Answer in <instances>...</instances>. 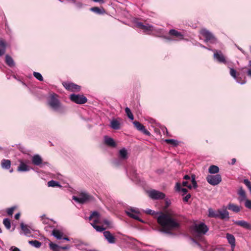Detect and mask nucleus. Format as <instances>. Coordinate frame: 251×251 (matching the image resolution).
Instances as JSON below:
<instances>
[{
	"label": "nucleus",
	"instance_id": "f257e3e1",
	"mask_svg": "<svg viewBox=\"0 0 251 251\" xmlns=\"http://www.w3.org/2000/svg\"><path fill=\"white\" fill-rule=\"evenodd\" d=\"M157 222L162 227V231L171 234V230L179 227V224L169 214L160 213L156 218Z\"/></svg>",
	"mask_w": 251,
	"mask_h": 251
},
{
	"label": "nucleus",
	"instance_id": "f03ea898",
	"mask_svg": "<svg viewBox=\"0 0 251 251\" xmlns=\"http://www.w3.org/2000/svg\"><path fill=\"white\" fill-rule=\"evenodd\" d=\"M58 96L55 93H52L50 95L48 100V105L54 111L61 114L66 112V107L61 103L58 98Z\"/></svg>",
	"mask_w": 251,
	"mask_h": 251
},
{
	"label": "nucleus",
	"instance_id": "7ed1b4c3",
	"mask_svg": "<svg viewBox=\"0 0 251 251\" xmlns=\"http://www.w3.org/2000/svg\"><path fill=\"white\" fill-rule=\"evenodd\" d=\"M118 158L113 160L112 163L115 166H119L122 161L126 160L128 158V153L127 150L124 148L119 151Z\"/></svg>",
	"mask_w": 251,
	"mask_h": 251
},
{
	"label": "nucleus",
	"instance_id": "20e7f679",
	"mask_svg": "<svg viewBox=\"0 0 251 251\" xmlns=\"http://www.w3.org/2000/svg\"><path fill=\"white\" fill-rule=\"evenodd\" d=\"M200 33L205 38V42H209L212 44L217 42V39L214 35L206 29H201Z\"/></svg>",
	"mask_w": 251,
	"mask_h": 251
},
{
	"label": "nucleus",
	"instance_id": "39448f33",
	"mask_svg": "<svg viewBox=\"0 0 251 251\" xmlns=\"http://www.w3.org/2000/svg\"><path fill=\"white\" fill-rule=\"evenodd\" d=\"M208 230V228L203 223L195 224L194 231L198 235L205 234Z\"/></svg>",
	"mask_w": 251,
	"mask_h": 251
},
{
	"label": "nucleus",
	"instance_id": "423d86ee",
	"mask_svg": "<svg viewBox=\"0 0 251 251\" xmlns=\"http://www.w3.org/2000/svg\"><path fill=\"white\" fill-rule=\"evenodd\" d=\"M125 212L129 217L138 220L142 223H144V221L139 217L138 215L139 214V211L137 208L130 207L127 208Z\"/></svg>",
	"mask_w": 251,
	"mask_h": 251
},
{
	"label": "nucleus",
	"instance_id": "0eeeda50",
	"mask_svg": "<svg viewBox=\"0 0 251 251\" xmlns=\"http://www.w3.org/2000/svg\"><path fill=\"white\" fill-rule=\"evenodd\" d=\"M70 99L74 102L79 104H84L87 101L86 97L83 95L73 94L70 96Z\"/></svg>",
	"mask_w": 251,
	"mask_h": 251
},
{
	"label": "nucleus",
	"instance_id": "6e6552de",
	"mask_svg": "<svg viewBox=\"0 0 251 251\" xmlns=\"http://www.w3.org/2000/svg\"><path fill=\"white\" fill-rule=\"evenodd\" d=\"M90 196L86 192L81 193L78 196H73V200L79 203H84L89 200Z\"/></svg>",
	"mask_w": 251,
	"mask_h": 251
},
{
	"label": "nucleus",
	"instance_id": "1a4fd4ad",
	"mask_svg": "<svg viewBox=\"0 0 251 251\" xmlns=\"http://www.w3.org/2000/svg\"><path fill=\"white\" fill-rule=\"evenodd\" d=\"M206 180L212 185H218L222 181L221 176L219 174L215 175H208L206 177Z\"/></svg>",
	"mask_w": 251,
	"mask_h": 251
},
{
	"label": "nucleus",
	"instance_id": "9d476101",
	"mask_svg": "<svg viewBox=\"0 0 251 251\" xmlns=\"http://www.w3.org/2000/svg\"><path fill=\"white\" fill-rule=\"evenodd\" d=\"M213 58L214 59L220 63L226 64V60L225 56L221 50H214Z\"/></svg>",
	"mask_w": 251,
	"mask_h": 251
},
{
	"label": "nucleus",
	"instance_id": "9b49d317",
	"mask_svg": "<svg viewBox=\"0 0 251 251\" xmlns=\"http://www.w3.org/2000/svg\"><path fill=\"white\" fill-rule=\"evenodd\" d=\"M137 27L142 29L143 31L148 34H151L153 25L149 24H144L141 22H135Z\"/></svg>",
	"mask_w": 251,
	"mask_h": 251
},
{
	"label": "nucleus",
	"instance_id": "f8f14e48",
	"mask_svg": "<svg viewBox=\"0 0 251 251\" xmlns=\"http://www.w3.org/2000/svg\"><path fill=\"white\" fill-rule=\"evenodd\" d=\"M169 35L173 37L175 41L182 40L184 39L183 34L176 29H172L169 31Z\"/></svg>",
	"mask_w": 251,
	"mask_h": 251
},
{
	"label": "nucleus",
	"instance_id": "ddd939ff",
	"mask_svg": "<svg viewBox=\"0 0 251 251\" xmlns=\"http://www.w3.org/2000/svg\"><path fill=\"white\" fill-rule=\"evenodd\" d=\"M64 234V230L61 227L53 228L51 232V235L57 240L62 239Z\"/></svg>",
	"mask_w": 251,
	"mask_h": 251
},
{
	"label": "nucleus",
	"instance_id": "4468645a",
	"mask_svg": "<svg viewBox=\"0 0 251 251\" xmlns=\"http://www.w3.org/2000/svg\"><path fill=\"white\" fill-rule=\"evenodd\" d=\"M63 85L66 89L71 91L78 92L80 90V86L73 83L64 82Z\"/></svg>",
	"mask_w": 251,
	"mask_h": 251
},
{
	"label": "nucleus",
	"instance_id": "2eb2a0df",
	"mask_svg": "<svg viewBox=\"0 0 251 251\" xmlns=\"http://www.w3.org/2000/svg\"><path fill=\"white\" fill-rule=\"evenodd\" d=\"M149 194L150 197L153 200L163 199L165 196L164 193L155 190L150 191Z\"/></svg>",
	"mask_w": 251,
	"mask_h": 251
},
{
	"label": "nucleus",
	"instance_id": "dca6fc26",
	"mask_svg": "<svg viewBox=\"0 0 251 251\" xmlns=\"http://www.w3.org/2000/svg\"><path fill=\"white\" fill-rule=\"evenodd\" d=\"M133 124L138 130L142 132L144 134H145L146 135H151L150 132L148 130H147L145 128V126L140 122L135 121L133 122Z\"/></svg>",
	"mask_w": 251,
	"mask_h": 251
},
{
	"label": "nucleus",
	"instance_id": "f3484780",
	"mask_svg": "<svg viewBox=\"0 0 251 251\" xmlns=\"http://www.w3.org/2000/svg\"><path fill=\"white\" fill-rule=\"evenodd\" d=\"M103 142L105 145L109 147L115 148L117 146L114 139L106 135L104 136Z\"/></svg>",
	"mask_w": 251,
	"mask_h": 251
},
{
	"label": "nucleus",
	"instance_id": "a211bd4d",
	"mask_svg": "<svg viewBox=\"0 0 251 251\" xmlns=\"http://www.w3.org/2000/svg\"><path fill=\"white\" fill-rule=\"evenodd\" d=\"M121 120L120 118L112 119L110 123V127L114 130H118L121 128Z\"/></svg>",
	"mask_w": 251,
	"mask_h": 251
},
{
	"label": "nucleus",
	"instance_id": "6ab92c4d",
	"mask_svg": "<svg viewBox=\"0 0 251 251\" xmlns=\"http://www.w3.org/2000/svg\"><path fill=\"white\" fill-rule=\"evenodd\" d=\"M19 165L17 168V171L20 172H28L30 170V168L23 161L20 160Z\"/></svg>",
	"mask_w": 251,
	"mask_h": 251
},
{
	"label": "nucleus",
	"instance_id": "aec40b11",
	"mask_svg": "<svg viewBox=\"0 0 251 251\" xmlns=\"http://www.w3.org/2000/svg\"><path fill=\"white\" fill-rule=\"evenodd\" d=\"M226 238L231 246V251H234L236 246L235 237L232 234L227 233L226 234Z\"/></svg>",
	"mask_w": 251,
	"mask_h": 251
},
{
	"label": "nucleus",
	"instance_id": "412c9836",
	"mask_svg": "<svg viewBox=\"0 0 251 251\" xmlns=\"http://www.w3.org/2000/svg\"><path fill=\"white\" fill-rule=\"evenodd\" d=\"M90 221H92L91 223H95V224L99 223L100 221V215L99 212L97 211L93 212L89 217Z\"/></svg>",
	"mask_w": 251,
	"mask_h": 251
},
{
	"label": "nucleus",
	"instance_id": "4be33fe9",
	"mask_svg": "<svg viewBox=\"0 0 251 251\" xmlns=\"http://www.w3.org/2000/svg\"><path fill=\"white\" fill-rule=\"evenodd\" d=\"M105 239L110 244L115 243V238L113 235L109 231H105L103 233Z\"/></svg>",
	"mask_w": 251,
	"mask_h": 251
},
{
	"label": "nucleus",
	"instance_id": "5701e85b",
	"mask_svg": "<svg viewBox=\"0 0 251 251\" xmlns=\"http://www.w3.org/2000/svg\"><path fill=\"white\" fill-rule=\"evenodd\" d=\"M32 163L36 166H41L43 164L42 157L39 154H35L32 157Z\"/></svg>",
	"mask_w": 251,
	"mask_h": 251
},
{
	"label": "nucleus",
	"instance_id": "b1692460",
	"mask_svg": "<svg viewBox=\"0 0 251 251\" xmlns=\"http://www.w3.org/2000/svg\"><path fill=\"white\" fill-rule=\"evenodd\" d=\"M218 218L221 219H228L229 218V213L227 211L226 208L223 209H218Z\"/></svg>",
	"mask_w": 251,
	"mask_h": 251
},
{
	"label": "nucleus",
	"instance_id": "393cba45",
	"mask_svg": "<svg viewBox=\"0 0 251 251\" xmlns=\"http://www.w3.org/2000/svg\"><path fill=\"white\" fill-rule=\"evenodd\" d=\"M237 193L239 196L238 200L240 202L244 201L247 199L246 192L242 187H240Z\"/></svg>",
	"mask_w": 251,
	"mask_h": 251
},
{
	"label": "nucleus",
	"instance_id": "a878e982",
	"mask_svg": "<svg viewBox=\"0 0 251 251\" xmlns=\"http://www.w3.org/2000/svg\"><path fill=\"white\" fill-rule=\"evenodd\" d=\"M237 72L233 68L230 69V75L236 80V82L240 84H244L246 83L245 79H243V81H240L238 79V77L236 75Z\"/></svg>",
	"mask_w": 251,
	"mask_h": 251
},
{
	"label": "nucleus",
	"instance_id": "bb28decb",
	"mask_svg": "<svg viewBox=\"0 0 251 251\" xmlns=\"http://www.w3.org/2000/svg\"><path fill=\"white\" fill-rule=\"evenodd\" d=\"M151 34L161 38L162 37H163V29L161 28H156L155 27L153 26V29L152 30Z\"/></svg>",
	"mask_w": 251,
	"mask_h": 251
},
{
	"label": "nucleus",
	"instance_id": "cd10ccee",
	"mask_svg": "<svg viewBox=\"0 0 251 251\" xmlns=\"http://www.w3.org/2000/svg\"><path fill=\"white\" fill-rule=\"evenodd\" d=\"M234 224L246 228H250V224L244 220L234 221Z\"/></svg>",
	"mask_w": 251,
	"mask_h": 251
},
{
	"label": "nucleus",
	"instance_id": "c85d7f7f",
	"mask_svg": "<svg viewBox=\"0 0 251 251\" xmlns=\"http://www.w3.org/2000/svg\"><path fill=\"white\" fill-rule=\"evenodd\" d=\"M227 208L236 213H238L241 210L240 206L232 203H229L227 205Z\"/></svg>",
	"mask_w": 251,
	"mask_h": 251
},
{
	"label": "nucleus",
	"instance_id": "c756f323",
	"mask_svg": "<svg viewBox=\"0 0 251 251\" xmlns=\"http://www.w3.org/2000/svg\"><path fill=\"white\" fill-rule=\"evenodd\" d=\"M20 226L22 231L24 233V234L26 236H29L31 234L30 229L26 225H25L23 223H21Z\"/></svg>",
	"mask_w": 251,
	"mask_h": 251
},
{
	"label": "nucleus",
	"instance_id": "7c9ffc66",
	"mask_svg": "<svg viewBox=\"0 0 251 251\" xmlns=\"http://www.w3.org/2000/svg\"><path fill=\"white\" fill-rule=\"evenodd\" d=\"M5 63L6 64L10 67L15 66V62L13 58L8 54L5 55Z\"/></svg>",
	"mask_w": 251,
	"mask_h": 251
},
{
	"label": "nucleus",
	"instance_id": "2f4dec72",
	"mask_svg": "<svg viewBox=\"0 0 251 251\" xmlns=\"http://www.w3.org/2000/svg\"><path fill=\"white\" fill-rule=\"evenodd\" d=\"M1 167L4 169H9L11 166V161L8 159H2L1 162Z\"/></svg>",
	"mask_w": 251,
	"mask_h": 251
},
{
	"label": "nucleus",
	"instance_id": "473e14b6",
	"mask_svg": "<svg viewBox=\"0 0 251 251\" xmlns=\"http://www.w3.org/2000/svg\"><path fill=\"white\" fill-rule=\"evenodd\" d=\"M6 44L5 42L2 40H0V56L3 55L6 51Z\"/></svg>",
	"mask_w": 251,
	"mask_h": 251
},
{
	"label": "nucleus",
	"instance_id": "72a5a7b5",
	"mask_svg": "<svg viewBox=\"0 0 251 251\" xmlns=\"http://www.w3.org/2000/svg\"><path fill=\"white\" fill-rule=\"evenodd\" d=\"M208 216L210 218H218V210H214L212 208H209L208 210Z\"/></svg>",
	"mask_w": 251,
	"mask_h": 251
},
{
	"label": "nucleus",
	"instance_id": "f704fd0d",
	"mask_svg": "<svg viewBox=\"0 0 251 251\" xmlns=\"http://www.w3.org/2000/svg\"><path fill=\"white\" fill-rule=\"evenodd\" d=\"M49 247L52 251H60V250L61 249V246H59L52 242L49 243Z\"/></svg>",
	"mask_w": 251,
	"mask_h": 251
},
{
	"label": "nucleus",
	"instance_id": "c9c22d12",
	"mask_svg": "<svg viewBox=\"0 0 251 251\" xmlns=\"http://www.w3.org/2000/svg\"><path fill=\"white\" fill-rule=\"evenodd\" d=\"M219 171V168L215 165H211L208 169V172L210 174H216Z\"/></svg>",
	"mask_w": 251,
	"mask_h": 251
},
{
	"label": "nucleus",
	"instance_id": "e433bc0d",
	"mask_svg": "<svg viewBox=\"0 0 251 251\" xmlns=\"http://www.w3.org/2000/svg\"><path fill=\"white\" fill-rule=\"evenodd\" d=\"M48 186L49 187H61V185L59 184V183L56 181H54L53 180H50L48 182Z\"/></svg>",
	"mask_w": 251,
	"mask_h": 251
},
{
	"label": "nucleus",
	"instance_id": "4c0bfd02",
	"mask_svg": "<svg viewBox=\"0 0 251 251\" xmlns=\"http://www.w3.org/2000/svg\"><path fill=\"white\" fill-rule=\"evenodd\" d=\"M28 243L32 246L37 248H40L42 245L41 243L38 240L29 241Z\"/></svg>",
	"mask_w": 251,
	"mask_h": 251
},
{
	"label": "nucleus",
	"instance_id": "58836bf2",
	"mask_svg": "<svg viewBox=\"0 0 251 251\" xmlns=\"http://www.w3.org/2000/svg\"><path fill=\"white\" fill-rule=\"evenodd\" d=\"M176 191H181L183 193V194H186L188 192V190L186 188H181V185L179 183H176Z\"/></svg>",
	"mask_w": 251,
	"mask_h": 251
},
{
	"label": "nucleus",
	"instance_id": "ea45409f",
	"mask_svg": "<svg viewBox=\"0 0 251 251\" xmlns=\"http://www.w3.org/2000/svg\"><path fill=\"white\" fill-rule=\"evenodd\" d=\"M90 10H91V11H92L96 13L99 14H101L104 12V11L103 9H101L98 7H92L91 8Z\"/></svg>",
	"mask_w": 251,
	"mask_h": 251
},
{
	"label": "nucleus",
	"instance_id": "a19ab883",
	"mask_svg": "<svg viewBox=\"0 0 251 251\" xmlns=\"http://www.w3.org/2000/svg\"><path fill=\"white\" fill-rule=\"evenodd\" d=\"M165 142L168 144H172L174 146H177L178 145V141L175 139H165Z\"/></svg>",
	"mask_w": 251,
	"mask_h": 251
},
{
	"label": "nucleus",
	"instance_id": "79ce46f5",
	"mask_svg": "<svg viewBox=\"0 0 251 251\" xmlns=\"http://www.w3.org/2000/svg\"><path fill=\"white\" fill-rule=\"evenodd\" d=\"M91 225L97 231L101 232L105 230L103 226H97L95 223H91Z\"/></svg>",
	"mask_w": 251,
	"mask_h": 251
},
{
	"label": "nucleus",
	"instance_id": "37998d69",
	"mask_svg": "<svg viewBox=\"0 0 251 251\" xmlns=\"http://www.w3.org/2000/svg\"><path fill=\"white\" fill-rule=\"evenodd\" d=\"M125 112L127 115V116H128V117L131 120H133L134 119V116H133V115L132 114L130 109L126 107V108H125Z\"/></svg>",
	"mask_w": 251,
	"mask_h": 251
},
{
	"label": "nucleus",
	"instance_id": "c03bdc74",
	"mask_svg": "<svg viewBox=\"0 0 251 251\" xmlns=\"http://www.w3.org/2000/svg\"><path fill=\"white\" fill-rule=\"evenodd\" d=\"M3 224L7 229H9L11 227V223L10 220L8 218L3 219Z\"/></svg>",
	"mask_w": 251,
	"mask_h": 251
},
{
	"label": "nucleus",
	"instance_id": "a18cd8bd",
	"mask_svg": "<svg viewBox=\"0 0 251 251\" xmlns=\"http://www.w3.org/2000/svg\"><path fill=\"white\" fill-rule=\"evenodd\" d=\"M191 182L192 183V188H194L195 189L197 188L198 187V185L197 181H196V176L195 175H193L191 176Z\"/></svg>",
	"mask_w": 251,
	"mask_h": 251
},
{
	"label": "nucleus",
	"instance_id": "49530a36",
	"mask_svg": "<svg viewBox=\"0 0 251 251\" xmlns=\"http://www.w3.org/2000/svg\"><path fill=\"white\" fill-rule=\"evenodd\" d=\"M33 76L38 80L39 81H43V77L42 75L38 72H33Z\"/></svg>",
	"mask_w": 251,
	"mask_h": 251
},
{
	"label": "nucleus",
	"instance_id": "de8ad7c7",
	"mask_svg": "<svg viewBox=\"0 0 251 251\" xmlns=\"http://www.w3.org/2000/svg\"><path fill=\"white\" fill-rule=\"evenodd\" d=\"M143 211H144V212H145V213H146L147 214L151 215H154L158 214V212H155L153 210H152L150 209H146L145 210H144Z\"/></svg>",
	"mask_w": 251,
	"mask_h": 251
},
{
	"label": "nucleus",
	"instance_id": "09e8293b",
	"mask_svg": "<svg viewBox=\"0 0 251 251\" xmlns=\"http://www.w3.org/2000/svg\"><path fill=\"white\" fill-rule=\"evenodd\" d=\"M244 183L248 188L250 191V193H251V182L248 179H245L244 180Z\"/></svg>",
	"mask_w": 251,
	"mask_h": 251
},
{
	"label": "nucleus",
	"instance_id": "8fccbe9b",
	"mask_svg": "<svg viewBox=\"0 0 251 251\" xmlns=\"http://www.w3.org/2000/svg\"><path fill=\"white\" fill-rule=\"evenodd\" d=\"M245 201V206L249 209H251V201L247 199Z\"/></svg>",
	"mask_w": 251,
	"mask_h": 251
},
{
	"label": "nucleus",
	"instance_id": "3c124183",
	"mask_svg": "<svg viewBox=\"0 0 251 251\" xmlns=\"http://www.w3.org/2000/svg\"><path fill=\"white\" fill-rule=\"evenodd\" d=\"M45 217V215H43L41 216L40 218L43 223L44 224H48V221H49V219L46 218Z\"/></svg>",
	"mask_w": 251,
	"mask_h": 251
},
{
	"label": "nucleus",
	"instance_id": "603ef678",
	"mask_svg": "<svg viewBox=\"0 0 251 251\" xmlns=\"http://www.w3.org/2000/svg\"><path fill=\"white\" fill-rule=\"evenodd\" d=\"M161 38H163V39L166 40L167 41H169V42L175 41L174 39L173 38V37H171L170 36H165L163 35V37H162Z\"/></svg>",
	"mask_w": 251,
	"mask_h": 251
},
{
	"label": "nucleus",
	"instance_id": "864d4df0",
	"mask_svg": "<svg viewBox=\"0 0 251 251\" xmlns=\"http://www.w3.org/2000/svg\"><path fill=\"white\" fill-rule=\"evenodd\" d=\"M74 3L75 4V6L78 8H82L83 6V4L81 2H79V1H78V2L75 1V3Z\"/></svg>",
	"mask_w": 251,
	"mask_h": 251
},
{
	"label": "nucleus",
	"instance_id": "5fc2aeb1",
	"mask_svg": "<svg viewBox=\"0 0 251 251\" xmlns=\"http://www.w3.org/2000/svg\"><path fill=\"white\" fill-rule=\"evenodd\" d=\"M182 185L183 186H187L189 189H192V186L191 185H188V181H183Z\"/></svg>",
	"mask_w": 251,
	"mask_h": 251
},
{
	"label": "nucleus",
	"instance_id": "6e6d98bb",
	"mask_svg": "<svg viewBox=\"0 0 251 251\" xmlns=\"http://www.w3.org/2000/svg\"><path fill=\"white\" fill-rule=\"evenodd\" d=\"M14 207H11V208L8 209V210L7 211V214L9 215H12L13 214V212L14 211Z\"/></svg>",
	"mask_w": 251,
	"mask_h": 251
},
{
	"label": "nucleus",
	"instance_id": "4d7b16f0",
	"mask_svg": "<svg viewBox=\"0 0 251 251\" xmlns=\"http://www.w3.org/2000/svg\"><path fill=\"white\" fill-rule=\"evenodd\" d=\"M9 250L10 251H21L20 250L19 248H17V247H15V246L11 247L10 248Z\"/></svg>",
	"mask_w": 251,
	"mask_h": 251
},
{
	"label": "nucleus",
	"instance_id": "13d9d810",
	"mask_svg": "<svg viewBox=\"0 0 251 251\" xmlns=\"http://www.w3.org/2000/svg\"><path fill=\"white\" fill-rule=\"evenodd\" d=\"M190 198L191 195L189 194L184 198L183 200L184 201L187 202Z\"/></svg>",
	"mask_w": 251,
	"mask_h": 251
},
{
	"label": "nucleus",
	"instance_id": "bf43d9fd",
	"mask_svg": "<svg viewBox=\"0 0 251 251\" xmlns=\"http://www.w3.org/2000/svg\"><path fill=\"white\" fill-rule=\"evenodd\" d=\"M70 248V246L69 245H66L65 246L61 247V249L62 250H68Z\"/></svg>",
	"mask_w": 251,
	"mask_h": 251
},
{
	"label": "nucleus",
	"instance_id": "052dcab7",
	"mask_svg": "<svg viewBox=\"0 0 251 251\" xmlns=\"http://www.w3.org/2000/svg\"><path fill=\"white\" fill-rule=\"evenodd\" d=\"M103 223L107 225V226H109L110 225V221H109L108 220H106V219H105L103 220Z\"/></svg>",
	"mask_w": 251,
	"mask_h": 251
},
{
	"label": "nucleus",
	"instance_id": "680f3d73",
	"mask_svg": "<svg viewBox=\"0 0 251 251\" xmlns=\"http://www.w3.org/2000/svg\"><path fill=\"white\" fill-rule=\"evenodd\" d=\"M20 217V213H17L15 215V218L16 220H18L19 219Z\"/></svg>",
	"mask_w": 251,
	"mask_h": 251
},
{
	"label": "nucleus",
	"instance_id": "e2e57ef3",
	"mask_svg": "<svg viewBox=\"0 0 251 251\" xmlns=\"http://www.w3.org/2000/svg\"><path fill=\"white\" fill-rule=\"evenodd\" d=\"M183 178L186 180H189L191 179V177L188 175H185L184 176Z\"/></svg>",
	"mask_w": 251,
	"mask_h": 251
},
{
	"label": "nucleus",
	"instance_id": "0e129e2a",
	"mask_svg": "<svg viewBox=\"0 0 251 251\" xmlns=\"http://www.w3.org/2000/svg\"><path fill=\"white\" fill-rule=\"evenodd\" d=\"M236 159L235 158H233V159H232V160H231V164L232 165H233V164H234L236 163Z\"/></svg>",
	"mask_w": 251,
	"mask_h": 251
},
{
	"label": "nucleus",
	"instance_id": "69168bd1",
	"mask_svg": "<svg viewBox=\"0 0 251 251\" xmlns=\"http://www.w3.org/2000/svg\"><path fill=\"white\" fill-rule=\"evenodd\" d=\"M247 75L249 76H250V77H251V70L250 69L247 72Z\"/></svg>",
	"mask_w": 251,
	"mask_h": 251
},
{
	"label": "nucleus",
	"instance_id": "338daca9",
	"mask_svg": "<svg viewBox=\"0 0 251 251\" xmlns=\"http://www.w3.org/2000/svg\"><path fill=\"white\" fill-rule=\"evenodd\" d=\"M62 239L63 240L67 241H70V239H69V238L68 237H64V235L63 236Z\"/></svg>",
	"mask_w": 251,
	"mask_h": 251
},
{
	"label": "nucleus",
	"instance_id": "774afa93",
	"mask_svg": "<svg viewBox=\"0 0 251 251\" xmlns=\"http://www.w3.org/2000/svg\"><path fill=\"white\" fill-rule=\"evenodd\" d=\"M200 47L202 48H203V49H206V47H205L204 46L201 45V44H200Z\"/></svg>",
	"mask_w": 251,
	"mask_h": 251
}]
</instances>
